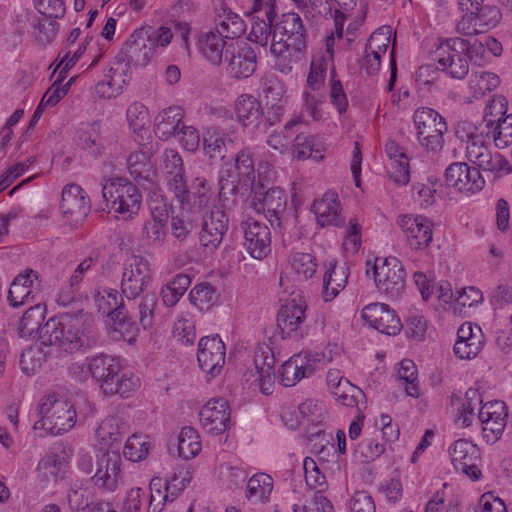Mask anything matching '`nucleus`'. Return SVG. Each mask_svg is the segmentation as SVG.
Returning <instances> with one entry per match:
<instances>
[{
    "mask_svg": "<svg viewBox=\"0 0 512 512\" xmlns=\"http://www.w3.org/2000/svg\"><path fill=\"white\" fill-rule=\"evenodd\" d=\"M265 17L254 20L248 35L249 41L265 47L272 37L270 52L276 57H285L286 53L301 52L306 48V30L299 14L286 13L275 22L274 5L266 3Z\"/></svg>",
    "mask_w": 512,
    "mask_h": 512,
    "instance_id": "f257e3e1",
    "label": "nucleus"
},
{
    "mask_svg": "<svg viewBox=\"0 0 512 512\" xmlns=\"http://www.w3.org/2000/svg\"><path fill=\"white\" fill-rule=\"evenodd\" d=\"M91 315L83 309L61 313L58 318H50L41 329V344L56 346L60 351L73 354L90 348L96 343L91 333Z\"/></svg>",
    "mask_w": 512,
    "mask_h": 512,
    "instance_id": "f03ea898",
    "label": "nucleus"
},
{
    "mask_svg": "<svg viewBox=\"0 0 512 512\" xmlns=\"http://www.w3.org/2000/svg\"><path fill=\"white\" fill-rule=\"evenodd\" d=\"M40 419L34 429H43L51 435H61L71 430L77 421L76 410L67 399L56 394H48L38 405Z\"/></svg>",
    "mask_w": 512,
    "mask_h": 512,
    "instance_id": "7ed1b4c3",
    "label": "nucleus"
},
{
    "mask_svg": "<svg viewBox=\"0 0 512 512\" xmlns=\"http://www.w3.org/2000/svg\"><path fill=\"white\" fill-rule=\"evenodd\" d=\"M416 138L427 152L437 153L444 147V135L448 131L447 123L436 110L421 107L413 114Z\"/></svg>",
    "mask_w": 512,
    "mask_h": 512,
    "instance_id": "20e7f679",
    "label": "nucleus"
},
{
    "mask_svg": "<svg viewBox=\"0 0 512 512\" xmlns=\"http://www.w3.org/2000/svg\"><path fill=\"white\" fill-rule=\"evenodd\" d=\"M102 195L107 205L124 219L132 218L140 210L142 196L137 186L124 178L107 180Z\"/></svg>",
    "mask_w": 512,
    "mask_h": 512,
    "instance_id": "39448f33",
    "label": "nucleus"
},
{
    "mask_svg": "<svg viewBox=\"0 0 512 512\" xmlns=\"http://www.w3.org/2000/svg\"><path fill=\"white\" fill-rule=\"evenodd\" d=\"M93 297L98 311L107 316L114 333L124 336L126 333L130 334L137 331V324L128 315L124 300L119 296L117 290L103 289L96 292Z\"/></svg>",
    "mask_w": 512,
    "mask_h": 512,
    "instance_id": "423d86ee",
    "label": "nucleus"
},
{
    "mask_svg": "<svg viewBox=\"0 0 512 512\" xmlns=\"http://www.w3.org/2000/svg\"><path fill=\"white\" fill-rule=\"evenodd\" d=\"M375 285L388 299L399 298L405 289L406 270L396 257L377 258L372 266Z\"/></svg>",
    "mask_w": 512,
    "mask_h": 512,
    "instance_id": "0eeeda50",
    "label": "nucleus"
},
{
    "mask_svg": "<svg viewBox=\"0 0 512 512\" xmlns=\"http://www.w3.org/2000/svg\"><path fill=\"white\" fill-rule=\"evenodd\" d=\"M122 459L118 452L100 450L96 453V470L90 480L98 488L113 492L122 480Z\"/></svg>",
    "mask_w": 512,
    "mask_h": 512,
    "instance_id": "6e6552de",
    "label": "nucleus"
},
{
    "mask_svg": "<svg viewBox=\"0 0 512 512\" xmlns=\"http://www.w3.org/2000/svg\"><path fill=\"white\" fill-rule=\"evenodd\" d=\"M251 205L258 213L265 215L271 226L280 227L286 213L287 196L280 187H272L266 191L257 188L254 191Z\"/></svg>",
    "mask_w": 512,
    "mask_h": 512,
    "instance_id": "1a4fd4ad",
    "label": "nucleus"
},
{
    "mask_svg": "<svg viewBox=\"0 0 512 512\" xmlns=\"http://www.w3.org/2000/svg\"><path fill=\"white\" fill-rule=\"evenodd\" d=\"M151 279L149 262L140 256H132L124 267L121 291L128 299H135Z\"/></svg>",
    "mask_w": 512,
    "mask_h": 512,
    "instance_id": "9d476101",
    "label": "nucleus"
},
{
    "mask_svg": "<svg viewBox=\"0 0 512 512\" xmlns=\"http://www.w3.org/2000/svg\"><path fill=\"white\" fill-rule=\"evenodd\" d=\"M226 72L235 79L250 77L257 67V55L254 49L245 42L226 47Z\"/></svg>",
    "mask_w": 512,
    "mask_h": 512,
    "instance_id": "9b49d317",
    "label": "nucleus"
},
{
    "mask_svg": "<svg viewBox=\"0 0 512 512\" xmlns=\"http://www.w3.org/2000/svg\"><path fill=\"white\" fill-rule=\"evenodd\" d=\"M445 184L461 193H476L483 189L485 180L478 168L454 162L445 170Z\"/></svg>",
    "mask_w": 512,
    "mask_h": 512,
    "instance_id": "f8f14e48",
    "label": "nucleus"
},
{
    "mask_svg": "<svg viewBox=\"0 0 512 512\" xmlns=\"http://www.w3.org/2000/svg\"><path fill=\"white\" fill-rule=\"evenodd\" d=\"M507 406L503 401L485 403L479 410L483 437L487 443H495L503 434L507 425Z\"/></svg>",
    "mask_w": 512,
    "mask_h": 512,
    "instance_id": "ddd939ff",
    "label": "nucleus"
},
{
    "mask_svg": "<svg viewBox=\"0 0 512 512\" xmlns=\"http://www.w3.org/2000/svg\"><path fill=\"white\" fill-rule=\"evenodd\" d=\"M153 47L154 41L149 30L140 28L134 31L118 55L131 66L144 67L151 59Z\"/></svg>",
    "mask_w": 512,
    "mask_h": 512,
    "instance_id": "4468645a",
    "label": "nucleus"
},
{
    "mask_svg": "<svg viewBox=\"0 0 512 512\" xmlns=\"http://www.w3.org/2000/svg\"><path fill=\"white\" fill-rule=\"evenodd\" d=\"M230 407L222 397L210 399L200 410L199 419L203 429L212 434L224 433L230 426Z\"/></svg>",
    "mask_w": 512,
    "mask_h": 512,
    "instance_id": "2eb2a0df",
    "label": "nucleus"
},
{
    "mask_svg": "<svg viewBox=\"0 0 512 512\" xmlns=\"http://www.w3.org/2000/svg\"><path fill=\"white\" fill-rule=\"evenodd\" d=\"M225 345L218 335L202 337L198 344L200 368L212 377L220 374L225 364Z\"/></svg>",
    "mask_w": 512,
    "mask_h": 512,
    "instance_id": "dca6fc26",
    "label": "nucleus"
},
{
    "mask_svg": "<svg viewBox=\"0 0 512 512\" xmlns=\"http://www.w3.org/2000/svg\"><path fill=\"white\" fill-rule=\"evenodd\" d=\"M60 209L65 219L77 225L90 212V202L84 190L77 184H69L62 191Z\"/></svg>",
    "mask_w": 512,
    "mask_h": 512,
    "instance_id": "f3484780",
    "label": "nucleus"
},
{
    "mask_svg": "<svg viewBox=\"0 0 512 512\" xmlns=\"http://www.w3.org/2000/svg\"><path fill=\"white\" fill-rule=\"evenodd\" d=\"M228 228L229 219L226 213L218 207L213 208L203 219L201 244L210 251H214L223 241Z\"/></svg>",
    "mask_w": 512,
    "mask_h": 512,
    "instance_id": "a211bd4d",
    "label": "nucleus"
},
{
    "mask_svg": "<svg viewBox=\"0 0 512 512\" xmlns=\"http://www.w3.org/2000/svg\"><path fill=\"white\" fill-rule=\"evenodd\" d=\"M398 224L412 249L427 247L432 241V222L424 216L401 215Z\"/></svg>",
    "mask_w": 512,
    "mask_h": 512,
    "instance_id": "6ab92c4d",
    "label": "nucleus"
},
{
    "mask_svg": "<svg viewBox=\"0 0 512 512\" xmlns=\"http://www.w3.org/2000/svg\"><path fill=\"white\" fill-rule=\"evenodd\" d=\"M245 245L255 259H263L270 252L271 232L265 224L249 219L243 222Z\"/></svg>",
    "mask_w": 512,
    "mask_h": 512,
    "instance_id": "aec40b11",
    "label": "nucleus"
},
{
    "mask_svg": "<svg viewBox=\"0 0 512 512\" xmlns=\"http://www.w3.org/2000/svg\"><path fill=\"white\" fill-rule=\"evenodd\" d=\"M151 152L130 154L127 165L130 175L145 190L155 192L158 188L157 171L150 162Z\"/></svg>",
    "mask_w": 512,
    "mask_h": 512,
    "instance_id": "412c9836",
    "label": "nucleus"
},
{
    "mask_svg": "<svg viewBox=\"0 0 512 512\" xmlns=\"http://www.w3.org/2000/svg\"><path fill=\"white\" fill-rule=\"evenodd\" d=\"M466 150L468 159L484 171H501L509 166L501 154L493 156L483 141L477 138L468 141Z\"/></svg>",
    "mask_w": 512,
    "mask_h": 512,
    "instance_id": "4be33fe9",
    "label": "nucleus"
},
{
    "mask_svg": "<svg viewBox=\"0 0 512 512\" xmlns=\"http://www.w3.org/2000/svg\"><path fill=\"white\" fill-rule=\"evenodd\" d=\"M306 304L295 298L281 306L277 314V326L283 339L299 329L305 320Z\"/></svg>",
    "mask_w": 512,
    "mask_h": 512,
    "instance_id": "5701e85b",
    "label": "nucleus"
},
{
    "mask_svg": "<svg viewBox=\"0 0 512 512\" xmlns=\"http://www.w3.org/2000/svg\"><path fill=\"white\" fill-rule=\"evenodd\" d=\"M88 369L90 375L99 383L103 390V385L110 383L114 377H117L121 368L115 357L100 353L88 357Z\"/></svg>",
    "mask_w": 512,
    "mask_h": 512,
    "instance_id": "b1692460",
    "label": "nucleus"
},
{
    "mask_svg": "<svg viewBox=\"0 0 512 512\" xmlns=\"http://www.w3.org/2000/svg\"><path fill=\"white\" fill-rule=\"evenodd\" d=\"M184 118L179 106L168 107L157 114L154 120V132L162 140L175 137Z\"/></svg>",
    "mask_w": 512,
    "mask_h": 512,
    "instance_id": "393cba45",
    "label": "nucleus"
},
{
    "mask_svg": "<svg viewBox=\"0 0 512 512\" xmlns=\"http://www.w3.org/2000/svg\"><path fill=\"white\" fill-rule=\"evenodd\" d=\"M313 211L321 226L344 225V219L340 215V203L335 193L327 192L323 195L321 200L315 201Z\"/></svg>",
    "mask_w": 512,
    "mask_h": 512,
    "instance_id": "a878e982",
    "label": "nucleus"
},
{
    "mask_svg": "<svg viewBox=\"0 0 512 512\" xmlns=\"http://www.w3.org/2000/svg\"><path fill=\"white\" fill-rule=\"evenodd\" d=\"M227 44L224 38L216 31L203 33L198 40V47L202 55L213 65L224 63Z\"/></svg>",
    "mask_w": 512,
    "mask_h": 512,
    "instance_id": "bb28decb",
    "label": "nucleus"
},
{
    "mask_svg": "<svg viewBox=\"0 0 512 512\" xmlns=\"http://www.w3.org/2000/svg\"><path fill=\"white\" fill-rule=\"evenodd\" d=\"M152 217L143 226L144 237L153 245H160L166 237V224L169 218L165 204L162 207H151Z\"/></svg>",
    "mask_w": 512,
    "mask_h": 512,
    "instance_id": "cd10ccee",
    "label": "nucleus"
},
{
    "mask_svg": "<svg viewBox=\"0 0 512 512\" xmlns=\"http://www.w3.org/2000/svg\"><path fill=\"white\" fill-rule=\"evenodd\" d=\"M236 115L243 126L257 127L263 117L261 103L254 96L243 94L236 102Z\"/></svg>",
    "mask_w": 512,
    "mask_h": 512,
    "instance_id": "c85d7f7f",
    "label": "nucleus"
},
{
    "mask_svg": "<svg viewBox=\"0 0 512 512\" xmlns=\"http://www.w3.org/2000/svg\"><path fill=\"white\" fill-rule=\"evenodd\" d=\"M95 494L88 484V480H75L72 482L68 492L67 501L70 509L74 512H84L92 508Z\"/></svg>",
    "mask_w": 512,
    "mask_h": 512,
    "instance_id": "c756f323",
    "label": "nucleus"
},
{
    "mask_svg": "<svg viewBox=\"0 0 512 512\" xmlns=\"http://www.w3.org/2000/svg\"><path fill=\"white\" fill-rule=\"evenodd\" d=\"M437 63V69L454 79L462 80L469 72V62L465 54L437 51Z\"/></svg>",
    "mask_w": 512,
    "mask_h": 512,
    "instance_id": "7c9ffc66",
    "label": "nucleus"
},
{
    "mask_svg": "<svg viewBox=\"0 0 512 512\" xmlns=\"http://www.w3.org/2000/svg\"><path fill=\"white\" fill-rule=\"evenodd\" d=\"M128 424L118 416L106 417L96 430L97 439L108 446L118 443L127 433Z\"/></svg>",
    "mask_w": 512,
    "mask_h": 512,
    "instance_id": "2f4dec72",
    "label": "nucleus"
},
{
    "mask_svg": "<svg viewBox=\"0 0 512 512\" xmlns=\"http://www.w3.org/2000/svg\"><path fill=\"white\" fill-rule=\"evenodd\" d=\"M32 276L38 278L37 273L32 269H27L24 273L14 278L8 291V301L12 307H19L26 303L30 297L31 285L33 283Z\"/></svg>",
    "mask_w": 512,
    "mask_h": 512,
    "instance_id": "473e14b6",
    "label": "nucleus"
},
{
    "mask_svg": "<svg viewBox=\"0 0 512 512\" xmlns=\"http://www.w3.org/2000/svg\"><path fill=\"white\" fill-rule=\"evenodd\" d=\"M273 490V479L266 473H257L247 482L246 498L254 504L265 503Z\"/></svg>",
    "mask_w": 512,
    "mask_h": 512,
    "instance_id": "72a5a7b5",
    "label": "nucleus"
},
{
    "mask_svg": "<svg viewBox=\"0 0 512 512\" xmlns=\"http://www.w3.org/2000/svg\"><path fill=\"white\" fill-rule=\"evenodd\" d=\"M487 137H492L495 146L504 149L512 144V114L487 121Z\"/></svg>",
    "mask_w": 512,
    "mask_h": 512,
    "instance_id": "f704fd0d",
    "label": "nucleus"
},
{
    "mask_svg": "<svg viewBox=\"0 0 512 512\" xmlns=\"http://www.w3.org/2000/svg\"><path fill=\"white\" fill-rule=\"evenodd\" d=\"M347 268L337 267L336 263L330 262L329 268L323 277V297L325 301L333 300L345 287L347 282Z\"/></svg>",
    "mask_w": 512,
    "mask_h": 512,
    "instance_id": "c9c22d12",
    "label": "nucleus"
},
{
    "mask_svg": "<svg viewBox=\"0 0 512 512\" xmlns=\"http://www.w3.org/2000/svg\"><path fill=\"white\" fill-rule=\"evenodd\" d=\"M45 317V308L38 304L30 307L22 316L19 327L18 334L21 338H30L35 334H38L39 339L41 340V329L43 327L42 321Z\"/></svg>",
    "mask_w": 512,
    "mask_h": 512,
    "instance_id": "e433bc0d",
    "label": "nucleus"
},
{
    "mask_svg": "<svg viewBox=\"0 0 512 512\" xmlns=\"http://www.w3.org/2000/svg\"><path fill=\"white\" fill-rule=\"evenodd\" d=\"M335 399L346 407H355L356 409H366V395L357 386L344 380L341 385L332 390Z\"/></svg>",
    "mask_w": 512,
    "mask_h": 512,
    "instance_id": "4c0bfd02",
    "label": "nucleus"
},
{
    "mask_svg": "<svg viewBox=\"0 0 512 512\" xmlns=\"http://www.w3.org/2000/svg\"><path fill=\"white\" fill-rule=\"evenodd\" d=\"M246 30L245 21L236 13L223 11L216 19V32L224 39H235L241 37Z\"/></svg>",
    "mask_w": 512,
    "mask_h": 512,
    "instance_id": "58836bf2",
    "label": "nucleus"
},
{
    "mask_svg": "<svg viewBox=\"0 0 512 512\" xmlns=\"http://www.w3.org/2000/svg\"><path fill=\"white\" fill-rule=\"evenodd\" d=\"M323 149L320 143L316 142V139L309 134L299 133L293 144V153L299 160H305L312 158L316 161L322 160Z\"/></svg>",
    "mask_w": 512,
    "mask_h": 512,
    "instance_id": "ea45409f",
    "label": "nucleus"
},
{
    "mask_svg": "<svg viewBox=\"0 0 512 512\" xmlns=\"http://www.w3.org/2000/svg\"><path fill=\"white\" fill-rule=\"evenodd\" d=\"M313 373L311 365L303 366L298 364V359H289L278 369V377L281 383L286 387L294 386L301 379L310 376Z\"/></svg>",
    "mask_w": 512,
    "mask_h": 512,
    "instance_id": "a19ab883",
    "label": "nucleus"
},
{
    "mask_svg": "<svg viewBox=\"0 0 512 512\" xmlns=\"http://www.w3.org/2000/svg\"><path fill=\"white\" fill-rule=\"evenodd\" d=\"M275 357L267 345H259L255 349L254 364L259 377H263L269 385L273 384Z\"/></svg>",
    "mask_w": 512,
    "mask_h": 512,
    "instance_id": "79ce46f5",
    "label": "nucleus"
},
{
    "mask_svg": "<svg viewBox=\"0 0 512 512\" xmlns=\"http://www.w3.org/2000/svg\"><path fill=\"white\" fill-rule=\"evenodd\" d=\"M449 454L454 468L459 467L466 462L480 459V450L475 444L467 439L456 440L451 445Z\"/></svg>",
    "mask_w": 512,
    "mask_h": 512,
    "instance_id": "37998d69",
    "label": "nucleus"
},
{
    "mask_svg": "<svg viewBox=\"0 0 512 512\" xmlns=\"http://www.w3.org/2000/svg\"><path fill=\"white\" fill-rule=\"evenodd\" d=\"M127 121L134 133L140 134L142 138L149 134L150 116L148 108L140 103L134 102L127 109Z\"/></svg>",
    "mask_w": 512,
    "mask_h": 512,
    "instance_id": "c03bdc74",
    "label": "nucleus"
},
{
    "mask_svg": "<svg viewBox=\"0 0 512 512\" xmlns=\"http://www.w3.org/2000/svg\"><path fill=\"white\" fill-rule=\"evenodd\" d=\"M188 193L189 200L179 203L182 205H192L200 209L206 207L212 197V191L206 178L199 176L195 177L192 184L188 186Z\"/></svg>",
    "mask_w": 512,
    "mask_h": 512,
    "instance_id": "a18cd8bd",
    "label": "nucleus"
},
{
    "mask_svg": "<svg viewBox=\"0 0 512 512\" xmlns=\"http://www.w3.org/2000/svg\"><path fill=\"white\" fill-rule=\"evenodd\" d=\"M201 450V441L198 432L192 427L181 429L178 437V452L183 459L194 458Z\"/></svg>",
    "mask_w": 512,
    "mask_h": 512,
    "instance_id": "49530a36",
    "label": "nucleus"
},
{
    "mask_svg": "<svg viewBox=\"0 0 512 512\" xmlns=\"http://www.w3.org/2000/svg\"><path fill=\"white\" fill-rule=\"evenodd\" d=\"M151 444L147 435L133 434L125 444L123 454L132 462L144 460L149 454Z\"/></svg>",
    "mask_w": 512,
    "mask_h": 512,
    "instance_id": "de8ad7c7",
    "label": "nucleus"
},
{
    "mask_svg": "<svg viewBox=\"0 0 512 512\" xmlns=\"http://www.w3.org/2000/svg\"><path fill=\"white\" fill-rule=\"evenodd\" d=\"M139 385V379L135 376H127L118 372L110 383L103 385V392L106 395L119 394L121 397H129Z\"/></svg>",
    "mask_w": 512,
    "mask_h": 512,
    "instance_id": "09e8293b",
    "label": "nucleus"
},
{
    "mask_svg": "<svg viewBox=\"0 0 512 512\" xmlns=\"http://www.w3.org/2000/svg\"><path fill=\"white\" fill-rule=\"evenodd\" d=\"M131 65L124 59L117 55L111 64L106 77L108 78L109 85L114 87L115 90H121L124 85L130 80L129 71Z\"/></svg>",
    "mask_w": 512,
    "mask_h": 512,
    "instance_id": "8fccbe9b",
    "label": "nucleus"
},
{
    "mask_svg": "<svg viewBox=\"0 0 512 512\" xmlns=\"http://www.w3.org/2000/svg\"><path fill=\"white\" fill-rule=\"evenodd\" d=\"M171 501L167 492L165 479L154 477L150 481V501L148 512H161L164 505Z\"/></svg>",
    "mask_w": 512,
    "mask_h": 512,
    "instance_id": "3c124183",
    "label": "nucleus"
},
{
    "mask_svg": "<svg viewBox=\"0 0 512 512\" xmlns=\"http://www.w3.org/2000/svg\"><path fill=\"white\" fill-rule=\"evenodd\" d=\"M398 379L405 385L409 396L419 397L420 390L417 381V368L412 360L404 359L400 362Z\"/></svg>",
    "mask_w": 512,
    "mask_h": 512,
    "instance_id": "603ef678",
    "label": "nucleus"
},
{
    "mask_svg": "<svg viewBox=\"0 0 512 512\" xmlns=\"http://www.w3.org/2000/svg\"><path fill=\"white\" fill-rule=\"evenodd\" d=\"M478 334L467 341L456 340L454 353L460 359H472L476 357L483 348L484 340L480 327L476 326Z\"/></svg>",
    "mask_w": 512,
    "mask_h": 512,
    "instance_id": "864d4df0",
    "label": "nucleus"
},
{
    "mask_svg": "<svg viewBox=\"0 0 512 512\" xmlns=\"http://www.w3.org/2000/svg\"><path fill=\"white\" fill-rule=\"evenodd\" d=\"M189 300L200 310L208 309L216 301V290L210 283L198 284L190 291Z\"/></svg>",
    "mask_w": 512,
    "mask_h": 512,
    "instance_id": "5fc2aeb1",
    "label": "nucleus"
},
{
    "mask_svg": "<svg viewBox=\"0 0 512 512\" xmlns=\"http://www.w3.org/2000/svg\"><path fill=\"white\" fill-rule=\"evenodd\" d=\"M500 83L499 76L493 72L477 70L473 72L470 85L474 89L475 95H484L498 87Z\"/></svg>",
    "mask_w": 512,
    "mask_h": 512,
    "instance_id": "6e6d98bb",
    "label": "nucleus"
},
{
    "mask_svg": "<svg viewBox=\"0 0 512 512\" xmlns=\"http://www.w3.org/2000/svg\"><path fill=\"white\" fill-rule=\"evenodd\" d=\"M477 25L480 27V32L485 33L490 29L494 28L501 20V12L495 6H484L483 4L479 7V10L473 12Z\"/></svg>",
    "mask_w": 512,
    "mask_h": 512,
    "instance_id": "4d7b16f0",
    "label": "nucleus"
},
{
    "mask_svg": "<svg viewBox=\"0 0 512 512\" xmlns=\"http://www.w3.org/2000/svg\"><path fill=\"white\" fill-rule=\"evenodd\" d=\"M167 190L174 195L178 202L189 200L188 184L185 178V171L177 174H170L164 178Z\"/></svg>",
    "mask_w": 512,
    "mask_h": 512,
    "instance_id": "13d9d810",
    "label": "nucleus"
},
{
    "mask_svg": "<svg viewBox=\"0 0 512 512\" xmlns=\"http://www.w3.org/2000/svg\"><path fill=\"white\" fill-rule=\"evenodd\" d=\"M160 170L163 178L170 174L184 172V164L181 155L174 149H166L161 155Z\"/></svg>",
    "mask_w": 512,
    "mask_h": 512,
    "instance_id": "bf43d9fd",
    "label": "nucleus"
},
{
    "mask_svg": "<svg viewBox=\"0 0 512 512\" xmlns=\"http://www.w3.org/2000/svg\"><path fill=\"white\" fill-rule=\"evenodd\" d=\"M390 34L388 27H381L374 31L366 43V52L384 55L390 43Z\"/></svg>",
    "mask_w": 512,
    "mask_h": 512,
    "instance_id": "052dcab7",
    "label": "nucleus"
},
{
    "mask_svg": "<svg viewBox=\"0 0 512 512\" xmlns=\"http://www.w3.org/2000/svg\"><path fill=\"white\" fill-rule=\"evenodd\" d=\"M316 266L314 256L309 253H296L292 258L293 270L304 279H309L315 274Z\"/></svg>",
    "mask_w": 512,
    "mask_h": 512,
    "instance_id": "680f3d73",
    "label": "nucleus"
},
{
    "mask_svg": "<svg viewBox=\"0 0 512 512\" xmlns=\"http://www.w3.org/2000/svg\"><path fill=\"white\" fill-rule=\"evenodd\" d=\"M156 306L157 297L155 294L147 293L142 297L138 305V314L139 322L144 329H148L152 326Z\"/></svg>",
    "mask_w": 512,
    "mask_h": 512,
    "instance_id": "e2e57ef3",
    "label": "nucleus"
},
{
    "mask_svg": "<svg viewBox=\"0 0 512 512\" xmlns=\"http://www.w3.org/2000/svg\"><path fill=\"white\" fill-rule=\"evenodd\" d=\"M303 468L307 485L312 489H319V492H321V490L326 486V478L319 470L316 462L312 458L307 457L304 460Z\"/></svg>",
    "mask_w": 512,
    "mask_h": 512,
    "instance_id": "0e129e2a",
    "label": "nucleus"
},
{
    "mask_svg": "<svg viewBox=\"0 0 512 512\" xmlns=\"http://www.w3.org/2000/svg\"><path fill=\"white\" fill-rule=\"evenodd\" d=\"M384 450V445L374 439H364L358 444L355 453L362 462H370L378 458Z\"/></svg>",
    "mask_w": 512,
    "mask_h": 512,
    "instance_id": "69168bd1",
    "label": "nucleus"
},
{
    "mask_svg": "<svg viewBox=\"0 0 512 512\" xmlns=\"http://www.w3.org/2000/svg\"><path fill=\"white\" fill-rule=\"evenodd\" d=\"M388 173L390 178L398 185H406L410 180V166L408 156L397 158L390 162Z\"/></svg>",
    "mask_w": 512,
    "mask_h": 512,
    "instance_id": "338daca9",
    "label": "nucleus"
},
{
    "mask_svg": "<svg viewBox=\"0 0 512 512\" xmlns=\"http://www.w3.org/2000/svg\"><path fill=\"white\" fill-rule=\"evenodd\" d=\"M204 150L206 155L211 159L225 157L227 152L226 139L224 135L214 133L209 137L204 138Z\"/></svg>",
    "mask_w": 512,
    "mask_h": 512,
    "instance_id": "774afa93",
    "label": "nucleus"
}]
</instances>
